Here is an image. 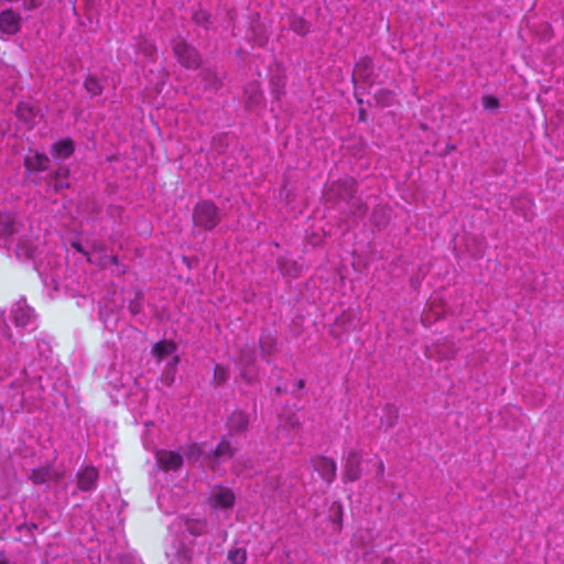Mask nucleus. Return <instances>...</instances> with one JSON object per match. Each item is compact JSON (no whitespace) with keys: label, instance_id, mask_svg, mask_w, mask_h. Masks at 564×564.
Returning <instances> with one entry per match:
<instances>
[{"label":"nucleus","instance_id":"14","mask_svg":"<svg viewBox=\"0 0 564 564\" xmlns=\"http://www.w3.org/2000/svg\"><path fill=\"white\" fill-rule=\"evenodd\" d=\"M48 158L44 154L34 153L25 158V166L29 171H43L47 169Z\"/></svg>","mask_w":564,"mask_h":564},{"label":"nucleus","instance_id":"18","mask_svg":"<svg viewBox=\"0 0 564 564\" xmlns=\"http://www.w3.org/2000/svg\"><path fill=\"white\" fill-rule=\"evenodd\" d=\"M30 478L34 484H44L52 479V469L50 466L33 469Z\"/></svg>","mask_w":564,"mask_h":564},{"label":"nucleus","instance_id":"16","mask_svg":"<svg viewBox=\"0 0 564 564\" xmlns=\"http://www.w3.org/2000/svg\"><path fill=\"white\" fill-rule=\"evenodd\" d=\"M73 151L74 147L69 140H63L53 145V154L57 159H66L73 153Z\"/></svg>","mask_w":564,"mask_h":564},{"label":"nucleus","instance_id":"10","mask_svg":"<svg viewBox=\"0 0 564 564\" xmlns=\"http://www.w3.org/2000/svg\"><path fill=\"white\" fill-rule=\"evenodd\" d=\"M314 468L327 482H330L336 475L335 462L326 457L316 458L314 460Z\"/></svg>","mask_w":564,"mask_h":564},{"label":"nucleus","instance_id":"11","mask_svg":"<svg viewBox=\"0 0 564 564\" xmlns=\"http://www.w3.org/2000/svg\"><path fill=\"white\" fill-rule=\"evenodd\" d=\"M352 193L354 182L351 180H346L332 184L329 186L327 196L328 199H333L337 196L341 199H347L352 196Z\"/></svg>","mask_w":564,"mask_h":564},{"label":"nucleus","instance_id":"24","mask_svg":"<svg viewBox=\"0 0 564 564\" xmlns=\"http://www.w3.org/2000/svg\"><path fill=\"white\" fill-rule=\"evenodd\" d=\"M482 106L488 110L497 109L499 106V101L497 98L492 96H484L482 97Z\"/></svg>","mask_w":564,"mask_h":564},{"label":"nucleus","instance_id":"15","mask_svg":"<svg viewBox=\"0 0 564 564\" xmlns=\"http://www.w3.org/2000/svg\"><path fill=\"white\" fill-rule=\"evenodd\" d=\"M248 426V417L243 412L237 411L228 420L230 432H241Z\"/></svg>","mask_w":564,"mask_h":564},{"label":"nucleus","instance_id":"1","mask_svg":"<svg viewBox=\"0 0 564 564\" xmlns=\"http://www.w3.org/2000/svg\"><path fill=\"white\" fill-rule=\"evenodd\" d=\"M193 218L196 226L206 229L214 228L219 220L217 208L208 202H203L196 206Z\"/></svg>","mask_w":564,"mask_h":564},{"label":"nucleus","instance_id":"26","mask_svg":"<svg viewBox=\"0 0 564 564\" xmlns=\"http://www.w3.org/2000/svg\"><path fill=\"white\" fill-rule=\"evenodd\" d=\"M42 0H24V7L28 9H33L41 6Z\"/></svg>","mask_w":564,"mask_h":564},{"label":"nucleus","instance_id":"23","mask_svg":"<svg viewBox=\"0 0 564 564\" xmlns=\"http://www.w3.org/2000/svg\"><path fill=\"white\" fill-rule=\"evenodd\" d=\"M228 379V370L220 366L216 365L214 370V381L218 384L224 383Z\"/></svg>","mask_w":564,"mask_h":564},{"label":"nucleus","instance_id":"21","mask_svg":"<svg viewBox=\"0 0 564 564\" xmlns=\"http://www.w3.org/2000/svg\"><path fill=\"white\" fill-rule=\"evenodd\" d=\"M85 88L93 96L99 95L102 90L98 79L94 76L87 77L85 80Z\"/></svg>","mask_w":564,"mask_h":564},{"label":"nucleus","instance_id":"5","mask_svg":"<svg viewBox=\"0 0 564 564\" xmlns=\"http://www.w3.org/2000/svg\"><path fill=\"white\" fill-rule=\"evenodd\" d=\"M98 470L93 466H86L77 474V487L83 491H91L96 488Z\"/></svg>","mask_w":564,"mask_h":564},{"label":"nucleus","instance_id":"13","mask_svg":"<svg viewBox=\"0 0 564 564\" xmlns=\"http://www.w3.org/2000/svg\"><path fill=\"white\" fill-rule=\"evenodd\" d=\"M178 524L194 536L200 535L206 531V522L202 519H181Z\"/></svg>","mask_w":564,"mask_h":564},{"label":"nucleus","instance_id":"25","mask_svg":"<svg viewBox=\"0 0 564 564\" xmlns=\"http://www.w3.org/2000/svg\"><path fill=\"white\" fill-rule=\"evenodd\" d=\"M376 96H377L378 102H380L383 106H388L392 98V96L389 91H380Z\"/></svg>","mask_w":564,"mask_h":564},{"label":"nucleus","instance_id":"28","mask_svg":"<svg viewBox=\"0 0 564 564\" xmlns=\"http://www.w3.org/2000/svg\"><path fill=\"white\" fill-rule=\"evenodd\" d=\"M294 30L299 33H305L307 31V28L304 26L302 21H299V25L294 24Z\"/></svg>","mask_w":564,"mask_h":564},{"label":"nucleus","instance_id":"6","mask_svg":"<svg viewBox=\"0 0 564 564\" xmlns=\"http://www.w3.org/2000/svg\"><path fill=\"white\" fill-rule=\"evenodd\" d=\"M21 25V17L12 10L0 13V32L3 34H15Z\"/></svg>","mask_w":564,"mask_h":564},{"label":"nucleus","instance_id":"19","mask_svg":"<svg viewBox=\"0 0 564 564\" xmlns=\"http://www.w3.org/2000/svg\"><path fill=\"white\" fill-rule=\"evenodd\" d=\"M15 231V224L9 214L0 213V236L6 237Z\"/></svg>","mask_w":564,"mask_h":564},{"label":"nucleus","instance_id":"12","mask_svg":"<svg viewBox=\"0 0 564 564\" xmlns=\"http://www.w3.org/2000/svg\"><path fill=\"white\" fill-rule=\"evenodd\" d=\"M18 117L29 126H33L40 118L39 111L28 102H22L18 107Z\"/></svg>","mask_w":564,"mask_h":564},{"label":"nucleus","instance_id":"31","mask_svg":"<svg viewBox=\"0 0 564 564\" xmlns=\"http://www.w3.org/2000/svg\"><path fill=\"white\" fill-rule=\"evenodd\" d=\"M281 270H282V271H283V273H285V274H292V272H291L290 270H286L285 268H282Z\"/></svg>","mask_w":564,"mask_h":564},{"label":"nucleus","instance_id":"9","mask_svg":"<svg viewBox=\"0 0 564 564\" xmlns=\"http://www.w3.org/2000/svg\"><path fill=\"white\" fill-rule=\"evenodd\" d=\"M360 463H361V455L356 451H349L346 457V464H345V477L350 480L355 481L357 480L360 475Z\"/></svg>","mask_w":564,"mask_h":564},{"label":"nucleus","instance_id":"34","mask_svg":"<svg viewBox=\"0 0 564 564\" xmlns=\"http://www.w3.org/2000/svg\"><path fill=\"white\" fill-rule=\"evenodd\" d=\"M0 564H7L6 562H0Z\"/></svg>","mask_w":564,"mask_h":564},{"label":"nucleus","instance_id":"20","mask_svg":"<svg viewBox=\"0 0 564 564\" xmlns=\"http://www.w3.org/2000/svg\"><path fill=\"white\" fill-rule=\"evenodd\" d=\"M67 177H68V170H66V169H61L55 173V176H54V180L52 183V186L55 192L68 186Z\"/></svg>","mask_w":564,"mask_h":564},{"label":"nucleus","instance_id":"8","mask_svg":"<svg viewBox=\"0 0 564 564\" xmlns=\"http://www.w3.org/2000/svg\"><path fill=\"white\" fill-rule=\"evenodd\" d=\"M176 346L172 341H159L152 348V355L158 358V360H163L167 357L171 358L170 365L175 366L178 362V357L175 355Z\"/></svg>","mask_w":564,"mask_h":564},{"label":"nucleus","instance_id":"3","mask_svg":"<svg viewBox=\"0 0 564 564\" xmlns=\"http://www.w3.org/2000/svg\"><path fill=\"white\" fill-rule=\"evenodd\" d=\"M174 54L178 62L187 68H195L199 65V56L194 47L183 41H177L174 46Z\"/></svg>","mask_w":564,"mask_h":564},{"label":"nucleus","instance_id":"7","mask_svg":"<svg viewBox=\"0 0 564 564\" xmlns=\"http://www.w3.org/2000/svg\"><path fill=\"white\" fill-rule=\"evenodd\" d=\"M156 462L164 470H176L183 464L182 456L172 451H159L155 454Z\"/></svg>","mask_w":564,"mask_h":564},{"label":"nucleus","instance_id":"33","mask_svg":"<svg viewBox=\"0 0 564 564\" xmlns=\"http://www.w3.org/2000/svg\"><path fill=\"white\" fill-rule=\"evenodd\" d=\"M241 362H247V358L242 357Z\"/></svg>","mask_w":564,"mask_h":564},{"label":"nucleus","instance_id":"2","mask_svg":"<svg viewBox=\"0 0 564 564\" xmlns=\"http://www.w3.org/2000/svg\"><path fill=\"white\" fill-rule=\"evenodd\" d=\"M208 505L214 510H229L235 505V495L229 488L214 487L208 497Z\"/></svg>","mask_w":564,"mask_h":564},{"label":"nucleus","instance_id":"30","mask_svg":"<svg viewBox=\"0 0 564 564\" xmlns=\"http://www.w3.org/2000/svg\"><path fill=\"white\" fill-rule=\"evenodd\" d=\"M261 349H262V351H263L264 354H270V349H269V348H267V346H265V344H264V343H262V344H261Z\"/></svg>","mask_w":564,"mask_h":564},{"label":"nucleus","instance_id":"17","mask_svg":"<svg viewBox=\"0 0 564 564\" xmlns=\"http://www.w3.org/2000/svg\"><path fill=\"white\" fill-rule=\"evenodd\" d=\"M235 454V448L229 444L228 441H221L216 449L214 451V459H227L231 458Z\"/></svg>","mask_w":564,"mask_h":564},{"label":"nucleus","instance_id":"22","mask_svg":"<svg viewBox=\"0 0 564 564\" xmlns=\"http://www.w3.org/2000/svg\"><path fill=\"white\" fill-rule=\"evenodd\" d=\"M228 558L232 564H245L247 560V553L242 549L231 550L228 554Z\"/></svg>","mask_w":564,"mask_h":564},{"label":"nucleus","instance_id":"27","mask_svg":"<svg viewBox=\"0 0 564 564\" xmlns=\"http://www.w3.org/2000/svg\"><path fill=\"white\" fill-rule=\"evenodd\" d=\"M383 471H384V464L381 459H378L377 460V475L379 477H381L383 475Z\"/></svg>","mask_w":564,"mask_h":564},{"label":"nucleus","instance_id":"4","mask_svg":"<svg viewBox=\"0 0 564 564\" xmlns=\"http://www.w3.org/2000/svg\"><path fill=\"white\" fill-rule=\"evenodd\" d=\"M35 315L33 310L26 305L24 300L18 301L12 307V319L19 327L31 325Z\"/></svg>","mask_w":564,"mask_h":564},{"label":"nucleus","instance_id":"29","mask_svg":"<svg viewBox=\"0 0 564 564\" xmlns=\"http://www.w3.org/2000/svg\"><path fill=\"white\" fill-rule=\"evenodd\" d=\"M132 314H138L140 312V305L138 303H132L129 306Z\"/></svg>","mask_w":564,"mask_h":564},{"label":"nucleus","instance_id":"32","mask_svg":"<svg viewBox=\"0 0 564 564\" xmlns=\"http://www.w3.org/2000/svg\"><path fill=\"white\" fill-rule=\"evenodd\" d=\"M382 564H394L392 560H386Z\"/></svg>","mask_w":564,"mask_h":564}]
</instances>
